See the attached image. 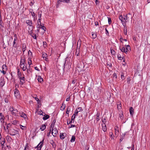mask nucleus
Returning <instances> with one entry per match:
<instances>
[{
    "label": "nucleus",
    "instance_id": "nucleus-1",
    "mask_svg": "<svg viewBox=\"0 0 150 150\" xmlns=\"http://www.w3.org/2000/svg\"><path fill=\"white\" fill-rule=\"evenodd\" d=\"M119 18L122 23L123 22L125 23V22L126 21V20L128 19V17L127 15H123V16L122 15L120 16H119Z\"/></svg>",
    "mask_w": 150,
    "mask_h": 150
},
{
    "label": "nucleus",
    "instance_id": "nucleus-2",
    "mask_svg": "<svg viewBox=\"0 0 150 150\" xmlns=\"http://www.w3.org/2000/svg\"><path fill=\"white\" fill-rule=\"evenodd\" d=\"M10 111L11 112V114L14 115L16 116L18 114V111L16 109L12 107L10 109Z\"/></svg>",
    "mask_w": 150,
    "mask_h": 150
},
{
    "label": "nucleus",
    "instance_id": "nucleus-3",
    "mask_svg": "<svg viewBox=\"0 0 150 150\" xmlns=\"http://www.w3.org/2000/svg\"><path fill=\"white\" fill-rule=\"evenodd\" d=\"M43 140L37 146V149L36 150H41V148H42L43 144Z\"/></svg>",
    "mask_w": 150,
    "mask_h": 150
},
{
    "label": "nucleus",
    "instance_id": "nucleus-4",
    "mask_svg": "<svg viewBox=\"0 0 150 150\" xmlns=\"http://www.w3.org/2000/svg\"><path fill=\"white\" fill-rule=\"evenodd\" d=\"M26 23L28 25L30 26V28H31L32 29L33 28V26L32 25L33 22L32 21L30 20H27L26 21Z\"/></svg>",
    "mask_w": 150,
    "mask_h": 150
},
{
    "label": "nucleus",
    "instance_id": "nucleus-5",
    "mask_svg": "<svg viewBox=\"0 0 150 150\" xmlns=\"http://www.w3.org/2000/svg\"><path fill=\"white\" fill-rule=\"evenodd\" d=\"M14 36L15 37V38L13 42V47H17V44H16V42L17 40L16 35V34H15L14 35Z\"/></svg>",
    "mask_w": 150,
    "mask_h": 150
},
{
    "label": "nucleus",
    "instance_id": "nucleus-6",
    "mask_svg": "<svg viewBox=\"0 0 150 150\" xmlns=\"http://www.w3.org/2000/svg\"><path fill=\"white\" fill-rule=\"evenodd\" d=\"M20 79V84L22 85L24 83H25V79L24 76L21 77L19 78Z\"/></svg>",
    "mask_w": 150,
    "mask_h": 150
},
{
    "label": "nucleus",
    "instance_id": "nucleus-7",
    "mask_svg": "<svg viewBox=\"0 0 150 150\" xmlns=\"http://www.w3.org/2000/svg\"><path fill=\"white\" fill-rule=\"evenodd\" d=\"M5 119V117L4 115L2 113H0V120L1 122H4V120Z\"/></svg>",
    "mask_w": 150,
    "mask_h": 150
},
{
    "label": "nucleus",
    "instance_id": "nucleus-8",
    "mask_svg": "<svg viewBox=\"0 0 150 150\" xmlns=\"http://www.w3.org/2000/svg\"><path fill=\"white\" fill-rule=\"evenodd\" d=\"M37 28H40L44 30V31H46V28L44 26H42L41 24H40V25H39V23H38V25H37Z\"/></svg>",
    "mask_w": 150,
    "mask_h": 150
},
{
    "label": "nucleus",
    "instance_id": "nucleus-9",
    "mask_svg": "<svg viewBox=\"0 0 150 150\" xmlns=\"http://www.w3.org/2000/svg\"><path fill=\"white\" fill-rule=\"evenodd\" d=\"M5 141V139H4L1 142V144L2 148L5 147V145L4 144Z\"/></svg>",
    "mask_w": 150,
    "mask_h": 150
},
{
    "label": "nucleus",
    "instance_id": "nucleus-10",
    "mask_svg": "<svg viewBox=\"0 0 150 150\" xmlns=\"http://www.w3.org/2000/svg\"><path fill=\"white\" fill-rule=\"evenodd\" d=\"M80 48L77 47L75 54L76 55V56H79V53L80 52Z\"/></svg>",
    "mask_w": 150,
    "mask_h": 150
},
{
    "label": "nucleus",
    "instance_id": "nucleus-11",
    "mask_svg": "<svg viewBox=\"0 0 150 150\" xmlns=\"http://www.w3.org/2000/svg\"><path fill=\"white\" fill-rule=\"evenodd\" d=\"M65 136H66V134L65 133H61L60 135V137L61 139H64Z\"/></svg>",
    "mask_w": 150,
    "mask_h": 150
},
{
    "label": "nucleus",
    "instance_id": "nucleus-12",
    "mask_svg": "<svg viewBox=\"0 0 150 150\" xmlns=\"http://www.w3.org/2000/svg\"><path fill=\"white\" fill-rule=\"evenodd\" d=\"M14 95L16 98H18L19 97V94L18 90H16V91H15Z\"/></svg>",
    "mask_w": 150,
    "mask_h": 150
},
{
    "label": "nucleus",
    "instance_id": "nucleus-13",
    "mask_svg": "<svg viewBox=\"0 0 150 150\" xmlns=\"http://www.w3.org/2000/svg\"><path fill=\"white\" fill-rule=\"evenodd\" d=\"M42 57L44 60L47 61V56L46 54L45 53H43L42 54Z\"/></svg>",
    "mask_w": 150,
    "mask_h": 150
},
{
    "label": "nucleus",
    "instance_id": "nucleus-14",
    "mask_svg": "<svg viewBox=\"0 0 150 150\" xmlns=\"http://www.w3.org/2000/svg\"><path fill=\"white\" fill-rule=\"evenodd\" d=\"M102 129L103 131H106L107 130L106 126L105 124H102Z\"/></svg>",
    "mask_w": 150,
    "mask_h": 150
},
{
    "label": "nucleus",
    "instance_id": "nucleus-15",
    "mask_svg": "<svg viewBox=\"0 0 150 150\" xmlns=\"http://www.w3.org/2000/svg\"><path fill=\"white\" fill-rule=\"evenodd\" d=\"M130 50L131 49L130 46L129 45H127L126 47L125 53L126 54H127V53L128 52V51H129V50Z\"/></svg>",
    "mask_w": 150,
    "mask_h": 150
},
{
    "label": "nucleus",
    "instance_id": "nucleus-16",
    "mask_svg": "<svg viewBox=\"0 0 150 150\" xmlns=\"http://www.w3.org/2000/svg\"><path fill=\"white\" fill-rule=\"evenodd\" d=\"M81 41L80 39H79L77 43V47L80 48Z\"/></svg>",
    "mask_w": 150,
    "mask_h": 150
},
{
    "label": "nucleus",
    "instance_id": "nucleus-17",
    "mask_svg": "<svg viewBox=\"0 0 150 150\" xmlns=\"http://www.w3.org/2000/svg\"><path fill=\"white\" fill-rule=\"evenodd\" d=\"M129 110L131 115H133L134 113V109L132 107H130Z\"/></svg>",
    "mask_w": 150,
    "mask_h": 150
},
{
    "label": "nucleus",
    "instance_id": "nucleus-18",
    "mask_svg": "<svg viewBox=\"0 0 150 150\" xmlns=\"http://www.w3.org/2000/svg\"><path fill=\"white\" fill-rule=\"evenodd\" d=\"M124 33L125 35H126L127 33V26L125 25L124 26Z\"/></svg>",
    "mask_w": 150,
    "mask_h": 150
},
{
    "label": "nucleus",
    "instance_id": "nucleus-19",
    "mask_svg": "<svg viewBox=\"0 0 150 150\" xmlns=\"http://www.w3.org/2000/svg\"><path fill=\"white\" fill-rule=\"evenodd\" d=\"M50 117L49 115H45L44 117H43V119L44 120H45L48 119Z\"/></svg>",
    "mask_w": 150,
    "mask_h": 150
},
{
    "label": "nucleus",
    "instance_id": "nucleus-20",
    "mask_svg": "<svg viewBox=\"0 0 150 150\" xmlns=\"http://www.w3.org/2000/svg\"><path fill=\"white\" fill-rule=\"evenodd\" d=\"M6 140H7V141L8 142H10L12 140L11 138L8 136H6Z\"/></svg>",
    "mask_w": 150,
    "mask_h": 150
},
{
    "label": "nucleus",
    "instance_id": "nucleus-21",
    "mask_svg": "<svg viewBox=\"0 0 150 150\" xmlns=\"http://www.w3.org/2000/svg\"><path fill=\"white\" fill-rule=\"evenodd\" d=\"M20 115L21 117L25 119L27 117L26 115L24 113V112H22L21 114H20Z\"/></svg>",
    "mask_w": 150,
    "mask_h": 150
},
{
    "label": "nucleus",
    "instance_id": "nucleus-22",
    "mask_svg": "<svg viewBox=\"0 0 150 150\" xmlns=\"http://www.w3.org/2000/svg\"><path fill=\"white\" fill-rule=\"evenodd\" d=\"M46 128V126L45 125H42V126L40 127V129H41V131H43Z\"/></svg>",
    "mask_w": 150,
    "mask_h": 150
},
{
    "label": "nucleus",
    "instance_id": "nucleus-23",
    "mask_svg": "<svg viewBox=\"0 0 150 150\" xmlns=\"http://www.w3.org/2000/svg\"><path fill=\"white\" fill-rule=\"evenodd\" d=\"M55 122H56V120H53V122H52V123L50 127H52V128L54 127V125Z\"/></svg>",
    "mask_w": 150,
    "mask_h": 150
},
{
    "label": "nucleus",
    "instance_id": "nucleus-24",
    "mask_svg": "<svg viewBox=\"0 0 150 150\" xmlns=\"http://www.w3.org/2000/svg\"><path fill=\"white\" fill-rule=\"evenodd\" d=\"M100 113H97L96 114V119L97 121H98L100 120Z\"/></svg>",
    "mask_w": 150,
    "mask_h": 150
},
{
    "label": "nucleus",
    "instance_id": "nucleus-25",
    "mask_svg": "<svg viewBox=\"0 0 150 150\" xmlns=\"http://www.w3.org/2000/svg\"><path fill=\"white\" fill-rule=\"evenodd\" d=\"M38 80L39 82H41L43 81V79L41 76H39L38 77Z\"/></svg>",
    "mask_w": 150,
    "mask_h": 150
},
{
    "label": "nucleus",
    "instance_id": "nucleus-26",
    "mask_svg": "<svg viewBox=\"0 0 150 150\" xmlns=\"http://www.w3.org/2000/svg\"><path fill=\"white\" fill-rule=\"evenodd\" d=\"M58 131L57 130V129L54 128V127H50V131Z\"/></svg>",
    "mask_w": 150,
    "mask_h": 150
},
{
    "label": "nucleus",
    "instance_id": "nucleus-27",
    "mask_svg": "<svg viewBox=\"0 0 150 150\" xmlns=\"http://www.w3.org/2000/svg\"><path fill=\"white\" fill-rule=\"evenodd\" d=\"M65 108V104H64V103H63L62 104V105L60 109L62 110H64Z\"/></svg>",
    "mask_w": 150,
    "mask_h": 150
},
{
    "label": "nucleus",
    "instance_id": "nucleus-28",
    "mask_svg": "<svg viewBox=\"0 0 150 150\" xmlns=\"http://www.w3.org/2000/svg\"><path fill=\"white\" fill-rule=\"evenodd\" d=\"M92 38L93 39L97 37V35L96 34L93 32H92Z\"/></svg>",
    "mask_w": 150,
    "mask_h": 150
},
{
    "label": "nucleus",
    "instance_id": "nucleus-29",
    "mask_svg": "<svg viewBox=\"0 0 150 150\" xmlns=\"http://www.w3.org/2000/svg\"><path fill=\"white\" fill-rule=\"evenodd\" d=\"M75 118V114H74L72 115L71 119V122H72L73 121V122L74 121V119Z\"/></svg>",
    "mask_w": 150,
    "mask_h": 150
},
{
    "label": "nucleus",
    "instance_id": "nucleus-30",
    "mask_svg": "<svg viewBox=\"0 0 150 150\" xmlns=\"http://www.w3.org/2000/svg\"><path fill=\"white\" fill-rule=\"evenodd\" d=\"M20 127L22 130H25L26 129V127L25 126H23L20 125Z\"/></svg>",
    "mask_w": 150,
    "mask_h": 150
},
{
    "label": "nucleus",
    "instance_id": "nucleus-31",
    "mask_svg": "<svg viewBox=\"0 0 150 150\" xmlns=\"http://www.w3.org/2000/svg\"><path fill=\"white\" fill-rule=\"evenodd\" d=\"M58 132H51V134L54 137H55L57 135Z\"/></svg>",
    "mask_w": 150,
    "mask_h": 150
},
{
    "label": "nucleus",
    "instance_id": "nucleus-32",
    "mask_svg": "<svg viewBox=\"0 0 150 150\" xmlns=\"http://www.w3.org/2000/svg\"><path fill=\"white\" fill-rule=\"evenodd\" d=\"M21 76V73L20 72L19 69H18V78H20Z\"/></svg>",
    "mask_w": 150,
    "mask_h": 150
},
{
    "label": "nucleus",
    "instance_id": "nucleus-33",
    "mask_svg": "<svg viewBox=\"0 0 150 150\" xmlns=\"http://www.w3.org/2000/svg\"><path fill=\"white\" fill-rule=\"evenodd\" d=\"M106 117H104V118H103V119H102V122L103 124H105V123L106 122Z\"/></svg>",
    "mask_w": 150,
    "mask_h": 150
},
{
    "label": "nucleus",
    "instance_id": "nucleus-34",
    "mask_svg": "<svg viewBox=\"0 0 150 150\" xmlns=\"http://www.w3.org/2000/svg\"><path fill=\"white\" fill-rule=\"evenodd\" d=\"M75 137L74 136H72L71 138V142H73L75 141Z\"/></svg>",
    "mask_w": 150,
    "mask_h": 150
},
{
    "label": "nucleus",
    "instance_id": "nucleus-35",
    "mask_svg": "<svg viewBox=\"0 0 150 150\" xmlns=\"http://www.w3.org/2000/svg\"><path fill=\"white\" fill-rule=\"evenodd\" d=\"M117 108L118 110L120 109L121 108V104L120 103H118L117 104Z\"/></svg>",
    "mask_w": 150,
    "mask_h": 150
},
{
    "label": "nucleus",
    "instance_id": "nucleus-36",
    "mask_svg": "<svg viewBox=\"0 0 150 150\" xmlns=\"http://www.w3.org/2000/svg\"><path fill=\"white\" fill-rule=\"evenodd\" d=\"M5 84V82L4 80L0 82V85L1 87L3 86Z\"/></svg>",
    "mask_w": 150,
    "mask_h": 150
},
{
    "label": "nucleus",
    "instance_id": "nucleus-37",
    "mask_svg": "<svg viewBox=\"0 0 150 150\" xmlns=\"http://www.w3.org/2000/svg\"><path fill=\"white\" fill-rule=\"evenodd\" d=\"M67 111H66V113L68 115H69V111L70 110V107L68 106L67 108Z\"/></svg>",
    "mask_w": 150,
    "mask_h": 150
},
{
    "label": "nucleus",
    "instance_id": "nucleus-38",
    "mask_svg": "<svg viewBox=\"0 0 150 150\" xmlns=\"http://www.w3.org/2000/svg\"><path fill=\"white\" fill-rule=\"evenodd\" d=\"M120 128L117 126H116L115 128V131H119Z\"/></svg>",
    "mask_w": 150,
    "mask_h": 150
},
{
    "label": "nucleus",
    "instance_id": "nucleus-39",
    "mask_svg": "<svg viewBox=\"0 0 150 150\" xmlns=\"http://www.w3.org/2000/svg\"><path fill=\"white\" fill-rule=\"evenodd\" d=\"M26 45L23 44V45L22 51L23 52H24L26 50Z\"/></svg>",
    "mask_w": 150,
    "mask_h": 150
},
{
    "label": "nucleus",
    "instance_id": "nucleus-40",
    "mask_svg": "<svg viewBox=\"0 0 150 150\" xmlns=\"http://www.w3.org/2000/svg\"><path fill=\"white\" fill-rule=\"evenodd\" d=\"M122 113H121L120 114V118L121 119H122L124 118V116L123 113V112H122Z\"/></svg>",
    "mask_w": 150,
    "mask_h": 150
},
{
    "label": "nucleus",
    "instance_id": "nucleus-41",
    "mask_svg": "<svg viewBox=\"0 0 150 150\" xmlns=\"http://www.w3.org/2000/svg\"><path fill=\"white\" fill-rule=\"evenodd\" d=\"M22 69H23V71H25L27 69V71L28 73V69H27V67H26V66H25V67H24L23 68H22Z\"/></svg>",
    "mask_w": 150,
    "mask_h": 150
},
{
    "label": "nucleus",
    "instance_id": "nucleus-42",
    "mask_svg": "<svg viewBox=\"0 0 150 150\" xmlns=\"http://www.w3.org/2000/svg\"><path fill=\"white\" fill-rule=\"evenodd\" d=\"M82 110H83L81 107H79L76 109V111H78V112H80Z\"/></svg>",
    "mask_w": 150,
    "mask_h": 150
},
{
    "label": "nucleus",
    "instance_id": "nucleus-43",
    "mask_svg": "<svg viewBox=\"0 0 150 150\" xmlns=\"http://www.w3.org/2000/svg\"><path fill=\"white\" fill-rule=\"evenodd\" d=\"M25 60L24 59H21L20 62L21 63L24 64L25 63Z\"/></svg>",
    "mask_w": 150,
    "mask_h": 150
},
{
    "label": "nucleus",
    "instance_id": "nucleus-44",
    "mask_svg": "<svg viewBox=\"0 0 150 150\" xmlns=\"http://www.w3.org/2000/svg\"><path fill=\"white\" fill-rule=\"evenodd\" d=\"M31 36L33 37V38L35 39H37V36L35 34H33L32 35L31 34Z\"/></svg>",
    "mask_w": 150,
    "mask_h": 150
},
{
    "label": "nucleus",
    "instance_id": "nucleus-45",
    "mask_svg": "<svg viewBox=\"0 0 150 150\" xmlns=\"http://www.w3.org/2000/svg\"><path fill=\"white\" fill-rule=\"evenodd\" d=\"M29 59V60L28 61V64L29 66V67H30V65H31V64H32V61L30 59Z\"/></svg>",
    "mask_w": 150,
    "mask_h": 150
},
{
    "label": "nucleus",
    "instance_id": "nucleus-46",
    "mask_svg": "<svg viewBox=\"0 0 150 150\" xmlns=\"http://www.w3.org/2000/svg\"><path fill=\"white\" fill-rule=\"evenodd\" d=\"M110 50H111V53L112 54H113V55H115V51L112 49H111Z\"/></svg>",
    "mask_w": 150,
    "mask_h": 150
},
{
    "label": "nucleus",
    "instance_id": "nucleus-47",
    "mask_svg": "<svg viewBox=\"0 0 150 150\" xmlns=\"http://www.w3.org/2000/svg\"><path fill=\"white\" fill-rule=\"evenodd\" d=\"M10 134L11 135H14L17 134V132H11V133H10Z\"/></svg>",
    "mask_w": 150,
    "mask_h": 150
},
{
    "label": "nucleus",
    "instance_id": "nucleus-48",
    "mask_svg": "<svg viewBox=\"0 0 150 150\" xmlns=\"http://www.w3.org/2000/svg\"><path fill=\"white\" fill-rule=\"evenodd\" d=\"M120 50L122 52H125V49L124 47H123L122 48L120 49Z\"/></svg>",
    "mask_w": 150,
    "mask_h": 150
},
{
    "label": "nucleus",
    "instance_id": "nucleus-49",
    "mask_svg": "<svg viewBox=\"0 0 150 150\" xmlns=\"http://www.w3.org/2000/svg\"><path fill=\"white\" fill-rule=\"evenodd\" d=\"M125 134H123V136H121L120 138V142H121L123 139V137L125 136Z\"/></svg>",
    "mask_w": 150,
    "mask_h": 150
},
{
    "label": "nucleus",
    "instance_id": "nucleus-50",
    "mask_svg": "<svg viewBox=\"0 0 150 150\" xmlns=\"http://www.w3.org/2000/svg\"><path fill=\"white\" fill-rule=\"evenodd\" d=\"M18 122L17 121L14 120L12 121V124H13L14 125H15L17 124V122Z\"/></svg>",
    "mask_w": 150,
    "mask_h": 150
},
{
    "label": "nucleus",
    "instance_id": "nucleus-51",
    "mask_svg": "<svg viewBox=\"0 0 150 150\" xmlns=\"http://www.w3.org/2000/svg\"><path fill=\"white\" fill-rule=\"evenodd\" d=\"M43 45L45 47H47V43L46 42H43Z\"/></svg>",
    "mask_w": 150,
    "mask_h": 150
},
{
    "label": "nucleus",
    "instance_id": "nucleus-52",
    "mask_svg": "<svg viewBox=\"0 0 150 150\" xmlns=\"http://www.w3.org/2000/svg\"><path fill=\"white\" fill-rule=\"evenodd\" d=\"M62 1H63V0H58L57 2V6H56L57 8V7L59 6V1L62 2Z\"/></svg>",
    "mask_w": 150,
    "mask_h": 150
},
{
    "label": "nucleus",
    "instance_id": "nucleus-53",
    "mask_svg": "<svg viewBox=\"0 0 150 150\" xmlns=\"http://www.w3.org/2000/svg\"><path fill=\"white\" fill-rule=\"evenodd\" d=\"M121 79L123 80L125 79V76L124 75V74L122 73L121 76Z\"/></svg>",
    "mask_w": 150,
    "mask_h": 150
},
{
    "label": "nucleus",
    "instance_id": "nucleus-54",
    "mask_svg": "<svg viewBox=\"0 0 150 150\" xmlns=\"http://www.w3.org/2000/svg\"><path fill=\"white\" fill-rule=\"evenodd\" d=\"M2 23L3 22L2 21V18H1V17H0V25H1V26H2Z\"/></svg>",
    "mask_w": 150,
    "mask_h": 150
},
{
    "label": "nucleus",
    "instance_id": "nucleus-55",
    "mask_svg": "<svg viewBox=\"0 0 150 150\" xmlns=\"http://www.w3.org/2000/svg\"><path fill=\"white\" fill-rule=\"evenodd\" d=\"M38 16L39 18H41L42 15L41 12H38Z\"/></svg>",
    "mask_w": 150,
    "mask_h": 150
},
{
    "label": "nucleus",
    "instance_id": "nucleus-56",
    "mask_svg": "<svg viewBox=\"0 0 150 150\" xmlns=\"http://www.w3.org/2000/svg\"><path fill=\"white\" fill-rule=\"evenodd\" d=\"M108 18L109 24H110L112 22L111 19L110 18H109L108 17Z\"/></svg>",
    "mask_w": 150,
    "mask_h": 150
},
{
    "label": "nucleus",
    "instance_id": "nucleus-57",
    "mask_svg": "<svg viewBox=\"0 0 150 150\" xmlns=\"http://www.w3.org/2000/svg\"><path fill=\"white\" fill-rule=\"evenodd\" d=\"M35 100H36V101L38 102V103L39 104L40 102V101H39V99L37 97H35Z\"/></svg>",
    "mask_w": 150,
    "mask_h": 150
},
{
    "label": "nucleus",
    "instance_id": "nucleus-58",
    "mask_svg": "<svg viewBox=\"0 0 150 150\" xmlns=\"http://www.w3.org/2000/svg\"><path fill=\"white\" fill-rule=\"evenodd\" d=\"M62 1L67 3H69L70 2V0H63Z\"/></svg>",
    "mask_w": 150,
    "mask_h": 150
},
{
    "label": "nucleus",
    "instance_id": "nucleus-59",
    "mask_svg": "<svg viewBox=\"0 0 150 150\" xmlns=\"http://www.w3.org/2000/svg\"><path fill=\"white\" fill-rule=\"evenodd\" d=\"M107 65L108 67H111L112 66V64L108 62L107 63Z\"/></svg>",
    "mask_w": 150,
    "mask_h": 150
},
{
    "label": "nucleus",
    "instance_id": "nucleus-60",
    "mask_svg": "<svg viewBox=\"0 0 150 150\" xmlns=\"http://www.w3.org/2000/svg\"><path fill=\"white\" fill-rule=\"evenodd\" d=\"M20 67L21 68H23L24 67H25L24 64L20 63Z\"/></svg>",
    "mask_w": 150,
    "mask_h": 150
},
{
    "label": "nucleus",
    "instance_id": "nucleus-61",
    "mask_svg": "<svg viewBox=\"0 0 150 150\" xmlns=\"http://www.w3.org/2000/svg\"><path fill=\"white\" fill-rule=\"evenodd\" d=\"M33 29V28L32 29V28H29V30H30V32L29 31V33H30V34L31 35V34H32V33H33V32H32Z\"/></svg>",
    "mask_w": 150,
    "mask_h": 150
},
{
    "label": "nucleus",
    "instance_id": "nucleus-62",
    "mask_svg": "<svg viewBox=\"0 0 150 150\" xmlns=\"http://www.w3.org/2000/svg\"><path fill=\"white\" fill-rule=\"evenodd\" d=\"M113 78H115V79H116L117 78V74L116 73H114L113 74Z\"/></svg>",
    "mask_w": 150,
    "mask_h": 150
},
{
    "label": "nucleus",
    "instance_id": "nucleus-63",
    "mask_svg": "<svg viewBox=\"0 0 150 150\" xmlns=\"http://www.w3.org/2000/svg\"><path fill=\"white\" fill-rule=\"evenodd\" d=\"M51 132H49L47 134V136L48 137L51 136Z\"/></svg>",
    "mask_w": 150,
    "mask_h": 150
},
{
    "label": "nucleus",
    "instance_id": "nucleus-64",
    "mask_svg": "<svg viewBox=\"0 0 150 150\" xmlns=\"http://www.w3.org/2000/svg\"><path fill=\"white\" fill-rule=\"evenodd\" d=\"M89 149V147L88 146H86L85 147V150H88Z\"/></svg>",
    "mask_w": 150,
    "mask_h": 150
}]
</instances>
